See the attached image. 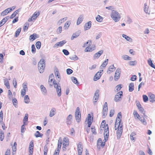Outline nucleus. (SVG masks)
<instances>
[{
    "label": "nucleus",
    "instance_id": "obj_18",
    "mask_svg": "<svg viewBox=\"0 0 155 155\" xmlns=\"http://www.w3.org/2000/svg\"><path fill=\"white\" fill-rule=\"evenodd\" d=\"M72 116L71 114H69L67 118V123L68 124H71L72 122Z\"/></svg>",
    "mask_w": 155,
    "mask_h": 155
},
{
    "label": "nucleus",
    "instance_id": "obj_12",
    "mask_svg": "<svg viewBox=\"0 0 155 155\" xmlns=\"http://www.w3.org/2000/svg\"><path fill=\"white\" fill-rule=\"evenodd\" d=\"M103 50H101L100 51L97 52V53L95 54L93 56L94 59H95L96 58H98L100 57V56L103 54Z\"/></svg>",
    "mask_w": 155,
    "mask_h": 155
},
{
    "label": "nucleus",
    "instance_id": "obj_47",
    "mask_svg": "<svg viewBox=\"0 0 155 155\" xmlns=\"http://www.w3.org/2000/svg\"><path fill=\"white\" fill-rule=\"evenodd\" d=\"M21 31V28H18L16 31L15 34V36L16 37H17L19 35L20 33V32Z\"/></svg>",
    "mask_w": 155,
    "mask_h": 155
},
{
    "label": "nucleus",
    "instance_id": "obj_37",
    "mask_svg": "<svg viewBox=\"0 0 155 155\" xmlns=\"http://www.w3.org/2000/svg\"><path fill=\"white\" fill-rule=\"evenodd\" d=\"M24 101L26 104H28L29 102V98L27 95H25L24 97Z\"/></svg>",
    "mask_w": 155,
    "mask_h": 155
},
{
    "label": "nucleus",
    "instance_id": "obj_22",
    "mask_svg": "<svg viewBox=\"0 0 155 155\" xmlns=\"http://www.w3.org/2000/svg\"><path fill=\"white\" fill-rule=\"evenodd\" d=\"M37 38V34H34L33 35H30L29 38V39L30 41H33Z\"/></svg>",
    "mask_w": 155,
    "mask_h": 155
},
{
    "label": "nucleus",
    "instance_id": "obj_53",
    "mask_svg": "<svg viewBox=\"0 0 155 155\" xmlns=\"http://www.w3.org/2000/svg\"><path fill=\"white\" fill-rule=\"evenodd\" d=\"M31 51L33 53H35L36 52V48L34 45H31Z\"/></svg>",
    "mask_w": 155,
    "mask_h": 155
},
{
    "label": "nucleus",
    "instance_id": "obj_54",
    "mask_svg": "<svg viewBox=\"0 0 155 155\" xmlns=\"http://www.w3.org/2000/svg\"><path fill=\"white\" fill-rule=\"evenodd\" d=\"M27 124H24V123H23V124L21 126V133H23L24 132L25 130H24L25 129V125Z\"/></svg>",
    "mask_w": 155,
    "mask_h": 155
},
{
    "label": "nucleus",
    "instance_id": "obj_46",
    "mask_svg": "<svg viewBox=\"0 0 155 155\" xmlns=\"http://www.w3.org/2000/svg\"><path fill=\"white\" fill-rule=\"evenodd\" d=\"M104 135L105 142L108 140L109 136V133H104Z\"/></svg>",
    "mask_w": 155,
    "mask_h": 155
},
{
    "label": "nucleus",
    "instance_id": "obj_59",
    "mask_svg": "<svg viewBox=\"0 0 155 155\" xmlns=\"http://www.w3.org/2000/svg\"><path fill=\"white\" fill-rule=\"evenodd\" d=\"M114 109H112L110 110L109 116L110 117H112L114 114Z\"/></svg>",
    "mask_w": 155,
    "mask_h": 155
},
{
    "label": "nucleus",
    "instance_id": "obj_31",
    "mask_svg": "<svg viewBox=\"0 0 155 155\" xmlns=\"http://www.w3.org/2000/svg\"><path fill=\"white\" fill-rule=\"evenodd\" d=\"M122 117V115L121 113L120 112H119L117 115V117L116 118H117L118 120V123H119V124L120 123L121 121V118Z\"/></svg>",
    "mask_w": 155,
    "mask_h": 155
},
{
    "label": "nucleus",
    "instance_id": "obj_44",
    "mask_svg": "<svg viewBox=\"0 0 155 155\" xmlns=\"http://www.w3.org/2000/svg\"><path fill=\"white\" fill-rule=\"evenodd\" d=\"M41 42L40 41H38L36 43V46L38 49H39L41 47Z\"/></svg>",
    "mask_w": 155,
    "mask_h": 155
},
{
    "label": "nucleus",
    "instance_id": "obj_33",
    "mask_svg": "<svg viewBox=\"0 0 155 155\" xmlns=\"http://www.w3.org/2000/svg\"><path fill=\"white\" fill-rule=\"evenodd\" d=\"M71 78L72 81L74 84H79V82H78L77 79L75 77H72Z\"/></svg>",
    "mask_w": 155,
    "mask_h": 155
},
{
    "label": "nucleus",
    "instance_id": "obj_35",
    "mask_svg": "<svg viewBox=\"0 0 155 155\" xmlns=\"http://www.w3.org/2000/svg\"><path fill=\"white\" fill-rule=\"evenodd\" d=\"M108 59H107L105 60V61L103 62L102 64L101 65V67H102L103 68H105L106 66V65L107 64L108 62ZM101 68H102V67H101Z\"/></svg>",
    "mask_w": 155,
    "mask_h": 155
},
{
    "label": "nucleus",
    "instance_id": "obj_34",
    "mask_svg": "<svg viewBox=\"0 0 155 155\" xmlns=\"http://www.w3.org/2000/svg\"><path fill=\"white\" fill-rule=\"evenodd\" d=\"M35 136L36 137H42L43 136L42 134H41L39 131H37L34 134Z\"/></svg>",
    "mask_w": 155,
    "mask_h": 155
},
{
    "label": "nucleus",
    "instance_id": "obj_23",
    "mask_svg": "<svg viewBox=\"0 0 155 155\" xmlns=\"http://www.w3.org/2000/svg\"><path fill=\"white\" fill-rule=\"evenodd\" d=\"M56 109L54 108H52L50 111L49 116L51 117H52L56 113Z\"/></svg>",
    "mask_w": 155,
    "mask_h": 155
},
{
    "label": "nucleus",
    "instance_id": "obj_24",
    "mask_svg": "<svg viewBox=\"0 0 155 155\" xmlns=\"http://www.w3.org/2000/svg\"><path fill=\"white\" fill-rule=\"evenodd\" d=\"M20 9H18L16 10L15 12H14L10 16V19H12L19 12Z\"/></svg>",
    "mask_w": 155,
    "mask_h": 155
},
{
    "label": "nucleus",
    "instance_id": "obj_41",
    "mask_svg": "<svg viewBox=\"0 0 155 155\" xmlns=\"http://www.w3.org/2000/svg\"><path fill=\"white\" fill-rule=\"evenodd\" d=\"M69 58L71 60L76 61L78 59V57L76 55L70 56Z\"/></svg>",
    "mask_w": 155,
    "mask_h": 155
},
{
    "label": "nucleus",
    "instance_id": "obj_14",
    "mask_svg": "<svg viewBox=\"0 0 155 155\" xmlns=\"http://www.w3.org/2000/svg\"><path fill=\"white\" fill-rule=\"evenodd\" d=\"M40 65L38 64V68L39 70L40 73H42L45 69V64H40Z\"/></svg>",
    "mask_w": 155,
    "mask_h": 155
},
{
    "label": "nucleus",
    "instance_id": "obj_16",
    "mask_svg": "<svg viewBox=\"0 0 155 155\" xmlns=\"http://www.w3.org/2000/svg\"><path fill=\"white\" fill-rule=\"evenodd\" d=\"M78 152H82L83 146L82 143L81 142H80L78 145Z\"/></svg>",
    "mask_w": 155,
    "mask_h": 155
},
{
    "label": "nucleus",
    "instance_id": "obj_58",
    "mask_svg": "<svg viewBox=\"0 0 155 155\" xmlns=\"http://www.w3.org/2000/svg\"><path fill=\"white\" fill-rule=\"evenodd\" d=\"M62 52H63L64 54L65 55H68L69 54V53L68 52V51L67 50H66V49H63V50Z\"/></svg>",
    "mask_w": 155,
    "mask_h": 155
},
{
    "label": "nucleus",
    "instance_id": "obj_40",
    "mask_svg": "<svg viewBox=\"0 0 155 155\" xmlns=\"http://www.w3.org/2000/svg\"><path fill=\"white\" fill-rule=\"evenodd\" d=\"M138 119L140 120V121L141 122L143 123V124L144 125H146V124H147V122L146 121V120L143 117H140Z\"/></svg>",
    "mask_w": 155,
    "mask_h": 155
},
{
    "label": "nucleus",
    "instance_id": "obj_43",
    "mask_svg": "<svg viewBox=\"0 0 155 155\" xmlns=\"http://www.w3.org/2000/svg\"><path fill=\"white\" fill-rule=\"evenodd\" d=\"M133 114L134 116V117L136 118H137V119H139L140 117L138 114L136 110H134L133 112Z\"/></svg>",
    "mask_w": 155,
    "mask_h": 155
},
{
    "label": "nucleus",
    "instance_id": "obj_63",
    "mask_svg": "<svg viewBox=\"0 0 155 155\" xmlns=\"http://www.w3.org/2000/svg\"><path fill=\"white\" fill-rule=\"evenodd\" d=\"M13 84L14 85V87L16 88L17 86V81L16 80L15 78H14L13 80Z\"/></svg>",
    "mask_w": 155,
    "mask_h": 155
},
{
    "label": "nucleus",
    "instance_id": "obj_2",
    "mask_svg": "<svg viewBox=\"0 0 155 155\" xmlns=\"http://www.w3.org/2000/svg\"><path fill=\"white\" fill-rule=\"evenodd\" d=\"M75 116L77 122L78 123L81 120V114L80 109L79 107H77L76 110Z\"/></svg>",
    "mask_w": 155,
    "mask_h": 155
},
{
    "label": "nucleus",
    "instance_id": "obj_56",
    "mask_svg": "<svg viewBox=\"0 0 155 155\" xmlns=\"http://www.w3.org/2000/svg\"><path fill=\"white\" fill-rule=\"evenodd\" d=\"M66 72L68 74H70L73 72V71L72 70L68 68L67 69Z\"/></svg>",
    "mask_w": 155,
    "mask_h": 155
},
{
    "label": "nucleus",
    "instance_id": "obj_38",
    "mask_svg": "<svg viewBox=\"0 0 155 155\" xmlns=\"http://www.w3.org/2000/svg\"><path fill=\"white\" fill-rule=\"evenodd\" d=\"M88 123L91 122L92 123V121L93 120V117L91 118V116L90 114H88Z\"/></svg>",
    "mask_w": 155,
    "mask_h": 155
},
{
    "label": "nucleus",
    "instance_id": "obj_36",
    "mask_svg": "<svg viewBox=\"0 0 155 155\" xmlns=\"http://www.w3.org/2000/svg\"><path fill=\"white\" fill-rule=\"evenodd\" d=\"M4 133L3 131L1 130L0 132V140L1 141H2L4 138Z\"/></svg>",
    "mask_w": 155,
    "mask_h": 155
},
{
    "label": "nucleus",
    "instance_id": "obj_39",
    "mask_svg": "<svg viewBox=\"0 0 155 155\" xmlns=\"http://www.w3.org/2000/svg\"><path fill=\"white\" fill-rule=\"evenodd\" d=\"M4 84L8 89L10 88V85H9V82L7 79H6V80H5V81H4Z\"/></svg>",
    "mask_w": 155,
    "mask_h": 155
},
{
    "label": "nucleus",
    "instance_id": "obj_42",
    "mask_svg": "<svg viewBox=\"0 0 155 155\" xmlns=\"http://www.w3.org/2000/svg\"><path fill=\"white\" fill-rule=\"evenodd\" d=\"M122 58L124 60H131V58L128 56L125 55L122 56Z\"/></svg>",
    "mask_w": 155,
    "mask_h": 155
},
{
    "label": "nucleus",
    "instance_id": "obj_55",
    "mask_svg": "<svg viewBox=\"0 0 155 155\" xmlns=\"http://www.w3.org/2000/svg\"><path fill=\"white\" fill-rule=\"evenodd\" d=\"M70 25L69 22L67 21L66 22L64 26V28L65 29H67L69 27Z\"/></svg>",
    "mask_w": 155,
    "mask_h": 155
},
{
    "label": "nucleus",
    "instance_id": "obj_61",
    "mask_svg": "<svg viewBox=\"0 0 155 155\" xmlns=\"http://www.w3.org/2000/svg\"><path fill=\"white\" fill-rule=\"evenodd\" d=\"M105 126V128L104 131V133H109V128L107 124H106Z\"/></svg>",
    "mask_w": 155,
    "mask_h": 155
},
{
    "label": "nucleus",
    "instance_id": "obj_32",
    "mask_svg": "<svg viewBox=\"0 0 155 155\" xmlns=\"http://www.w3.org/2000/svg\"><path fill=\"white\" fill-rule=\"evenodd\" d=\"M148 63L150 66L155 69V66L153 64L150 59H149L148 60Z\"/></svg>",
    "mask_w": 155,
    "mask_h": 155
},
{
    "label": "nucleus",
    "instance_id": "obj_27",
    "mask_svg": "<svg viewBox=\"0 0 155 155\" xmlns=\"http://www.w3.org/2000/svg\"><path fill=\"white\" fill-rule=\"evenodd\" d=\"M122 36L123 38H124L127 41L131 42L132 41V39L129 37L127 36L125 34H123Z\"/></svg>",
    "mask_w": 155,
    "mask_h": 155
},
{
    "label": "nucleus",
    "instance_id": "obj_7",
    "mask_svg": "<svg viewBox=\"0 0 155 155\" xmlns=\"http://www.w3.org/2000/svg\"><path fill=\"white\" fill-rule=\"evenodd\" d=\"M136 105L137 107H138V108L139 110V111L142 113H143V115L144 117H146L147 116L145 115V113H143L144 110L143 107H142L140 104V103L138 101H136Z\"/></svg>",
    "mask_w": 155,
    "mask_h": 155
},
{
    "label": "nucleus",
    "instance_id": "obj_57",
    "mask_svg": "<svg viewBox=\"0 0 155 155\" xmlns=\"http://www.w3.org/2000/svg\"><path fill=\"white\" fill-rule=\"evenodd\" d=\"M9 18V17L8 16H7L4 18H3L2 20V21L4 24H5L6 22L8 20Z\"/></svg>",
    "mask_w": 155,
    "mask_h": 155
},
{
    "label": "nucleus",
    "instance_id": "obj_64",
    "mask_svg": "<svg viewBox=\"0 0 155 155\" xmlns=\"http://www.w3.org/2000/svg\"><path fill=\"white\" fill-rule=\"evenodd\" d=\"M5 155H10V151L9 149H7V150Z\"/></svg>",
    "mask_w": 155,
    "mask_h": 155
},
{
    "label": "nucleus",
    "instance_id": "obj_48",
    "mask_svg": "<svg viewBox=\"0 0 155 155\" xmlns=\"http://www.w3.org/2000/svg\"><path fill=\"white\" fill-rule=\"evenodd\" d=\"M12 102L13 103V104L14 105L15 107H18V105L16 104H15V103H17V101L16 98H14L12 99Z\"/></svg>",
    "mask_w": 155,
    "mask_h": 155
},
{
    "label": "nucleus",
    "instance_id": "obj_62",
    "mask_svg": "<svg viewBox=\"0 0 155 155\" xmlns=\"http://www.w3.org/2000/svg\"><path fill=\"white\" fill-rule=\"evenodd\" d=\"M91 131L92 132L93 134H97V132L96 131V130L95 129V127H92L91 128Z\"/></svg>",
    "mask_w": 155,
    "mask_h": 155
},
{
    "label": "nucleus",
    "instance_id": "obj_13",
    "mask_svg": "<svg viewBox=\"0 0 155 155\" xmlns=\"http://www.w3.org/2000/svg\"><path fill=\"white\" fill-rule=\"evenodd\" d=\"M40 88L41 91L43 94L45 96L47 94V91L45 87L43 85H41L40 86Z\"/></svg>",
    "mask_w": 155,
    "mask_h": 155
},
{
    "label": "nucleus",
    "instance_id": "obj_45",
    "mask_svg": "<svg viewBox=\"0 0 155 155\" xmlns=\"http://www.w3.org/2000/svg\"><path fill=\"white\" fill-rule=\"evenodd\" d=\"M29 25V24L28 22H26L25 23L23 28V30L24 31L27 30L28 27Z\"/></svg>",
    "mask_w": 155,
    "mask_h": 155
},
{
    "label": "nucleus",
    "instance_id": "obj_49",
    "mask_svg": "<svg viewBox=\"0 0 155 155\" xmlns=\"http://www.w3.org/2000/svg\"><path fill=\"white\" fill-rule=\"evenodd\" d=\"M55 75L56 77H58V78H59L60 76V74L59 73L58 70V69H56L55 71Z\"/></svg>",
    "mask_w": 155,
    "mask_h": 155
},
{
    "label": "nucleus",
    "instance_id": "obj_17",
    "mask_svg": "<svg viewBox=\"0 0 155 155\" xmlns=\"http://www.w3.org/2000/svg\"><path fill=\"white\" fill-rule=\"evenodd\" d=\"M57 88L56 91L57 93V95L58 97H60L61 94V87L60 85H57Z\"/></svg>",
    "mask_w": 155,
    "mask_h": 155
},
{
    "label": "nucleus",
    "instance_id": "obj_5",
    "mask_svg": "<svg viewBox=\"0 0 155 155\" xmlns=\"http://www.w3.org/2000/svg\"><path fill=\"white\" fill-rule=\"evenodd\" d=\"M120 72V69L119 68H117L115 72L114 76V79L115 81H117L119 78Z\"/></svg>",
    "mask_w": 155,
    "mask_h": 155
},
{
    "label": "nucleus",
    "instance_id": "obj_60",
    "mask_svg": "<svg viewBox=\"0 0 155 155\" xmlns=\"http://www.w3.org/2000/svg\"><path fill=\"white\" fill-rule=\"evenodd\" d=\"M146 4L145 3L144 7V11L147 14L148 13V8L146 7Z\"/></svg>",
    "mask_w": 155,
    "mask_h": 155
},
{
    "label": "nucleus",
    "instance_id": "obj_11",
    "mask_svg": "<svg viewBox=\"0 0 155 155\" xmlns=\"http://www.w3.org/2000/svg\"><path fill=\"white\" fill-rule=\"evenodd\" d=\"M91 40H90V42L89 43V44L88 45V47H87L85 49L84 51L85 52H90L92 51H93L95 48V46H94V48H91L89 47L90 46H91Z\"/></svg>",
    "mask_w": 155,
    "mask_h": 155
},
{
    "label": "nucleus",
    "instance_id": "obj_19",
    "mask_svg": "<svg viewBox=\"0 0 155 155\" xmlns=\"http://www.w3.org/2000/svg\"><path fill=\"white\" fill-rule=\"evenodd\" d=\"M91 25V22L90 21L85 23L84 28L85 30H87L90 28Z\"/></svg>",
    "mask_w": 155,
    "mask_h": 155
},
{
    "label": "nucleus",
    "instance_id": "obj_8",
    "mask_svg": "<svg viewBox=\"0 0 155 155\" xmlns=\"http://www.w3.org/2000/svg\"><path fill=\"white\" fill-rule=\"evenodd\" d=\"M103 70H101L98 72L94 75V81H97L99 79L101 76V73L103 72Z\"/></svg>",
    "mask_w": 155,
    "mask_h": 155
},
{
    "label": "nucleus",
    "instance_id": "obj_51",
    "mask_svg": "<svg viewBox=\"0 0 155 155\" xmlns=\"http://www.w3.org/2000/svg\"><path fill=\"white\" fill-rule=\"evenodd\" d=\"M45 64V61L43 59H41L38 63V64L39 65H40V64Z\"/></svg>",
    "mask_w": 155,
    "mask_h": 155
},
{
    "label": "nucleus",
    "instance_id": "obj_30",
    "mask_svg": "<svg viewBox=\"0 0 155 155\" xmlns=\"http://www.w3.org/2000/svg\"><path fill=\"white\" fill-rule=\"evenodd\" d=\"M28 114H26L25 115V116L23 120V123H24V124H27L26 123V122L28 121Z\"/></svg>",
    "mask_w": 155,
    "mask_h": 155
},
{
    "label": "nucleus",
    "instance_id": "obj_15",
    "mask_svg": "<svg viewBox=\"0 0 155 155\" xmlns=\"http://www.w3.org/2000/svg\"><path fill=\"white\" fill-rule=\"evenodd\" d=\"M81 33V31H78L77 32H75V33L73 34L71 37V40H73L74 38H76L78 37L80 34Z\"/></svg>",
    "mask_w": 155,
    "mask_h": 155
},
{
    "label": "nucleus",
    "instance_id": "obj_25",
    "mask_svg": "<svg viewBox=\"0 0 155 155\" xmlns=\"http://www.w3.org/2000/svg\"><path fill=\"white\" fill-rule=\"evenodd\" d=\"M134 85L133 83H130L129 86V91L130 92H132L134 90Z\"/></svg>",
    "mask_w": 155,
    "mask_h": 155
},
{
    "label": "nucleus",
    "instance_id": "obj_9",
    "mask_svg": "<svg viewBox=\"0 0 155 155\" xmlns=\"http://www.w3.org/2000/svg\"><path fill=\"white\" fill-rule=\"evenodd\" d=\"M122 125L121 124V126H120V127H119V128L118 129L117 132V138L118 139L120 138L122 134Z\"/></svg>",
    "mask_w": 155,
    "mask_h": 155
},
{
    "label": "nucleus",
    "instance_id": "obj_3",
    "mask_svg": "<svg viewBox=\"0 0 155 155\" xmlns=\"http://www.w3.org/2000/svg\"><path fill=\"white\" fill-rule=\"evenodd\" d=\"M123 96V92L120 91L118 92L115 95L114 100L116 102L120 101L121 100V96Z\"/></svg>",
    "mask_w": 155,
    "mask_h": 155
},
{
    "label": "nucleus",
    "instance_id": "obj_4",
    "mask_svg": "<svg viewBox=\"0 0 155 155\" xmlns=\"http://www.w3.org/2000/svg\"><path fill=\"white\" fill-rule=\"evenodd\" d=\"M99 90H97L95 92L93 98V102L94 104L97 102L99 96Z\"/></svg>",
    "mask_w": 155,
    "mask_h": 155
},
{
    "label": "nucleus",
    "instance_id": "obj_20",
    "mask_svg": "<svg viewBox=\"0 0 155 155\" xmlns=\"http://www.w3.org/2000/svg\"><path fill=\"white\" fill-rule=\"evenodd\" d=\"M62 141L61 138L60 137L58 140L57 151H58L59 150H60L61 149L62 144Z\"/></svg>",
    "mask_w": 155,
    "mask_h": 155
},
{
    "label": "nucleus",
    "instance_id": "obj_50",
    "mask_svg": "<svg viewBox=\"0 0 155 155\" xmlns=\"http://www.w3.org/2000/svg\"><path fill=\"white\" fill-rule=\"evenodd\" d=\"M105 142H101L100 143H99V145H97V147L99 148V149H100V147L101 146L102 147H104L105 145Z\"/></svg>",
    "mask_w": 155,
    "mask_h": 155
},
{
    "label": "nucleus",
    "instance_id": "obj_1",
    "mask_svg": "<svg viewBox=\"0 0 155 155\" xmlns=\"http://www.w3.org/2000/svg\"><path fill=\"white\" fill-rule=\"evenodd\" d=\"M111 18L115 22L119 21L120 18V16L119 13L117 11L113 10L110 15Z\"/></svg>",
    "mask_w": 155,
    "mask_h": 155
},
{
    "label": "nucleus",
    "instance_id": "obj_52",
    "mask_svg": "<svg viewBox=\"0 0 155 155\" xmlns=\"http://www.w3.org/2000/svg\"><path fill=\"white\" fill-rule=\"evenodd\" d=\"M143 99L144 102H146L148 100V98L147 96L146 95H143Z\"/></svg>",
    "mask_w": 155,
    "mask_h": 155
},
{
    "label": "nucleus",
    "instance_id": "obj_21",
    "mask_svg": "<svg viewBox=\"0 0 155 155\" xmlns=\"http://www.w3.org/2000/svg\"><path fill=\"white\" fill-rule=\"evenodd\" d=\"M149 100L152 103L155 101V96L154 94H150Z\"/></svg>",
    "mask_w": 155,
    "mask_h": 155
},
{
    "label": "nucleus",
    "instance_id": "obj_6",
    "mask_svg": "<svg viewBox=\"0 0 155 155\" xmlns=\"http://www.w3.org/2000/svg\"><path fill=\"white\" fill-rule=\"evenodd\" d=\"M34 148V143L33 141H31L29 147V155H32Z\"/></svg>",
    "mask_w": 155,
    "mask_h": 155
},
{
    "label": "nucleus",
    "instance_id": "obj_10",
    "mask_svg": "<svg viewBox=\"0 0 155 155\" xmlns=\"http://www.w3.org/2000/svg\"><path fill=\"white\" fill-rule=\"evenodd\" d=\"M66 42V41L65 40H63L61 41H60L56 43L53 46V48H57L58 46L61 47Z\"/></svg>",
    "mask_w": 155,
    "mask_h": 155
},
{
    "label": "nucleus",
    "instance_id": "obj_26",
    "mask_svg": "<svg viewBox=\"0 0 155 155\" xmlns=\"http://www.w3.org/2000/svg\"><path fill=\"white\" fill-rule=\"evenodd\" d=\"M10 12V11L8 10V8H7L3 11L1 14V16H4L5 15H7L8 13Z\"/></svg>",
    "mask_w": 155,
    "mask_h": 155
},
{
    "label": "nucleus",
    "instance_id": "obj_29",
    "mask_svg": "<svg viewBox=\"0 0 155 155\" xmlns=\"http://www.w3.org/2000/svg\"><path fill=\"white\" fill-rule=\"evenodd\" d=\"M96 19L98 22H101L102 21L103 18L102 17L98 15L96 17Z\"/></svg>",
    "mask_w": 155,
    "mask_h": 155
},
{
    "label": "nucleus",
    "instance_id": "obj_28",
    "mask_svg": "<svg viewBox=\"0 0 155 155\" xmlns=\"http://www.w3.org/2000/svg\"><path fill=\"white\" fill-rule=\"evenodd\" d=\"M83 18V16L81 15L78 19L77 24V25H79L82 21Z\"/></svg>",
    "mask_w": 155,
    "mask_h": 155
}]
</instances>
